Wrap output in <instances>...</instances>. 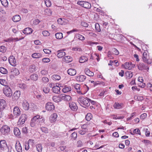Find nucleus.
I'll return each mask as SVG.
<instances>
[{
    "label": "nucleus",
    "mask_w": 152,
    "mask_h": 152,
    "mask_svg": "<svg viewBox=\"0 0 152 152\" xmlns=\"http://www.w3.org/2000/svg\"><path fill=\"white\" fill-rule=\"evenodd\" d=\"M78 102L81 105H84L86 107H88L90 105L89 99L85 98L83 97H80L78 99Z\"/></svg>",
    "instance_id": "1"
},
{
    "label": "nucleus",
    "mask_w": 152,
    "mask_h": 152,
    "mask_svg": "<svg viewBox=\"0 0 152 152\" xmlns=\"http://www.w3.org/2000/svg\"><path fill=\"white\" fill-rule=\"evenodd\" d=\"M3 92L4 95L8 97H10L12 95V93L11 89L8 86L4 88Z\"/></svg>",
    "instance_id": "2"
},
{
    "label": "nucleus",
    "mask_w": 152,
    "mask_h": 152,
    "mask_svg": "<svg viewBox=\"0 0 152 152\" xmlns=\"http://www.w3.org/2000/svg\"><path fill=\"white\" fill-rule=\"evenodd\" d=\"M0 147L1 150H5L7 152H11V150H9L8 148L6 142L5 140H1L0 141Z\"/></svg>",
    "instance_id": "3"
},
{
    "label": "nucleus",
    "mask_w": 152,
    "mask_h": 152,
    "mask_svg": "<svg viewBox=\"0 0 152 152\" xmlns=\"http://www.w3.org/2000/svg\"><path fill=\"white\" fill-rule=\"evenodd\" d=\"M40 116L38 115L34 117L31 119L30 125L31 127L34 126L36 124L39 123Z\"/></svg>",
    "instance_id": "4"
},
{
    "label": "nucleus",
    "mask_w": 152,
    "mask_h": 152,
    "mask_svg": "<svg viewBox=\"0 0 152 152\" xmlns=\"http://www.w3.org/2000/svg\"><path fill=\"white\" fill-rule=\"evenodd\" d=\"M1 132L3 135H7L10 131V128L7 125L3 126L1 129Z\"/></svg>",
    "instance_id": "5"
},
{
    "label": "nucleus",
    "mask_w": 152,
    "mask_h": 152,
    "mask_svg": "<svg viewBox=\"0 0 152 152\" xmlns=\"http://www.w3.org/2000/svg\"><path fill=\"white\" fill-rule=\"evenodd\" d=\"M27 118V115L26 114H22L19 118L18 122V124L20 125L23 124L25 123Z\"/></svg>",
    "instance_id": "6"
},
{
    "label": "nucleus",
    "mask_w": 152,
    "mask_h": 152,
    "mask_svg": "<svg viewBox=\"0 0 152 152\" xmlns=\"http://www.w3.org/2000/svg\"><path fill=\"white\" fill-rule=\"evenodd\" d=\"M85 86H86L87 88V90L85 92L83 93L80 90V85L78 84H76L74 85V88L77 90V92L80 95H83L85 94L87 91L88 90L89 88L86 85H85Z\"/></svg>",
    "instance_id": "7"
},
{
    "label": "nucleus",
    "mask_w": 152,
    "mask_h": 152,
    "mask_svg": "<svg viewBox=\"0 0 152 152\" xmlns=\"http://www.w3.org/2000/svg\"><path fill=\"white\" fill-rule=\"evenodd\" d=\"M45 108L47 110L51 111L54 110L55 106L52 103L48 102L46 104Z\"/></svg>",
    "instance_id": "8"
},
{
    "label": "nucleus",
    "mask_w": 152,
    "mask_h": 152,
    "mask_svg": "<svg viewBox=\"0 0 152 152\" xmlns=\"http://www.w3.org/2000/svg\"><path fill=\"white\" fill-rule=\"evenodd\" d=\"M8 61L9 63L13 66H15L17 64V62L14 56H10L9 58Z\"/></svg>",
    "instance_id": "9"
},
{
    "label": "nucleus",
    "mask_w": 152,
    "mask_h": 152,
    "mask_svg": "<svg viewBox=\"0 0 152 152\" xmlns=\"http://www.w3.org/2000/svg\"><path fill=\"white\" fill-rule=\"evenodd\" d=\"M21 112L18 107L16 106L14 108L13 113L14 115L18 117L20 114Z\"/></svg>",
    "instance_id": "10"
},
{
    "label": "nucleus",
    "mask_w": 152,
    "mask_h": 152,
    "mask_svg": "<svg viewBox=\"0 0 152 152\" xmlns=\"http://www.w3.org/2000/svg\"><path fill=\"white\" fill-rule=\"evenodd\" d=\"M15 148L17 152H22V148L20 142L17 141L15 145Z\"/></svg>",
    "instance_id": "11"
},
{
    "label": "nucleus",
    "mask_w": 152,
    "mask_h": 152,
    "mask_svg": "<svg viewBox=\"0 0 152 152\" xmlns=\"http://www.w3.org/2000/svg\"><path fill=\"white\" fill-rule=\"evenodd\" d=\"M58 115L56 113H54L52 114L50 116L49 119L51 123H53L56 120Z\"/></svg>",
    "instance_id": "12"
},
{
    "label": "nucleus",
    "mask_w": 152,
    "mask_h": 152,
    "mask_svg": "<svg viewBox=\"0 0 152 152\" xmlns=\"http://www.w3.org/2000/svg\"><path fill=\"white\" fill-rule=\"evenodd\" d=\"M7 105L4 99H0V110H3Z\"/></svg>",
    "instance_id": "13"
},
{
    "label": "nucleus",
    "mask_w": 152,
    "mask_h": 152,
    "mask_svg": "<svg viewBox=\"0 0 152 152\" xmlns=\"http://www.w3.org/2000/svg\"><path fill=\"white\" fill-rule=\"evenodd\" d=\"M86 79V77L84 75H80L76 77V80L80 82L84 81Z\"/></svg>",
    "instance_id": "14"
},
{
    "label": "nucleus",
    "mask_w": 152,
    "mask_h": 152,
    "mask_svg": "<svg viewBox=\"0 0 152 152\" xmlns=\"http://www.w3.org/2000/svg\"><path fill=\"white\" fill-rule=\"evenodd\" d=\"M69 107L72 110L75 111L77 109V107L76 104L74 102H71L69 103Z\"/></svg>",
    "instance_id": "15"
},
{
    "label": "nucleus",
    "mask_w": 152,
    "mask_h": 152,
    "mask_svg": "<svg viewBox=\"0 0 152 152\" xmlns=\"http://www.w3.org/2000/svg\"><path fill=\"white\" fill-rule=\"evenodd\" d=\"M23 108L25 110H28L29 109V104L26 100H24L22 104Z\"/></svg>",
    "instance_id": "16"
},
{
    "label": "nucleus",
    "mask_w": 152,
    "mask_h": 152,
    "mask_svg": "<svg viewBox=\"0 0 152 152\" xmlns=\"http://www.w3.org/2000/svg\"><path fill=\"white\" fill-rule=\"evenodd\" d=\"M61 100L68 101L71 99V97L69 95H65L64 94H61Z\"/></svg>",
    "instance_id": "17"
},
{
    "label": "nucleus",
    "mask_w": 152,
    "mask_h": 152,
    "mask_svg": "<svg viewBox=\"0 0 152 152\" xmlns=\"http://www.w3.org/2000/svg\"><path fill=\"white\" fill-rule=\"evenodd\" d=\"M124 68L126 69L130 70L133 67V65L131 63L126 62L124 64Z\"/></svg>",
    "instance_id": "18"
},
{
    "label": "nucleus",
    "mask_w": 152,
    "mask_h": 152,
    "mask_svg": "<svg viewBox=\"0 0 152 152\" xmlns=\"http://www.w3.org/2000/svg\"><path fill=\"white\" fill-rule=\"evenodd\" d=\"M67 73L69 75L71 76H73L76 74V71L75 69L71 68L67 70Z\"/></svg>",
    "instance_id": "19"
},
{
    "label": "nucleus",
    "mask_w": 152,
    "mask_h": 152,
    "mask_svg": "<svg viewBox=\"0 0 152 152\" xmlns=\"http://www.w3.org/2000/svg\"><path fill=\"white\" fill-rule=\"evenodd\" d=\"M61 95L58 96H54L53 97V99L54 102H60L61 101Z\"/></svg>",
    "instance_id": "20"
},
{
    "label": "nucleus",
    "mask_w": 152,
    "mask_h": 152,
    "mask_svg": "<svg viewBox=\"0 0 152 152\" xmlns=\"http://www.w3.org/2000/svg\"><path fill=\"white\" fill-rule=\"evenodd\" d=\"M60 87L56 85L55 86H53L52 89V90L54 93L58 94L60 91Z\"/></svg>",
    "instance_id": "21"
},
{
    "label": "nucleus",
    "mask_w": 152,
    "mask_h": 152,
    "mask_svg": "<svg viewBox=\"0 0 152 152\" xmlns=\"http://www.w3.org/2000/svg\"><path fill=\"white\" fill-rule=\"evenodd\" d=\"M138 68L140 70H142L143 69H149V67L145 66L143 63L140 64L138 66Z\"/></svg>",
    "instance_id": "22"
},
{
    "label": "nucleus",
    "mask_w": 152,
    "mask_h": 152,
    "mask_svg": "<svg viewBox=\"0 0 152 152\" xmlns=\"http://www.w3.org/2000/svg\"><path fill=\"white\" fill-rule=\"evenodd\" d=\"M148 52H144L143 53L142 57L143 61L144 62H145L147 61V60L148 59Z\"/></svg>",
    "instance_id": "23"
},
{
    "label": "nucleus",
    "mask_w": 152,
    "mask_h": 152,
    "mask_svg": "<svg viewBox=\"0 0 152 152\" xmlns=\"http://www.w3.org/2000/svg\"><path fill=\"white\" fill-rule=\"evenodd\" d=\"M32 31L31 28H26L23 31V32L24 34H28L31 33Z\"/></svg>",
    "instance_id": "24"
},
{
    "label": "nucleus",
    "mask_w": 152,
    "mask_h": 152,
    "mask_svg": "<svg viewBox=\"0 0 152 152\" xmlns=\"http://www.w3.org/2000/svg\"><path fill=\"white\" fill-rule=\"evenodd\" d=\"M57 56L59 58H61L65 55V53L62 50H58Z\"/></svg>",
    "instance_id": "25"
},
{
    "label": "nucleus",
    "mask_w": 152,
    "mask_h": 152,
    "mask_svg": "<svg viewBox=\"0 0 152 152\" xmlns=\"http://www.w3.org/2000/svg\"><path fill=\"white\" fill-rule=\"evenodd\" d=\"M63 60L65 62L69 63L72 61V58L69 56H66L64 57Z\"/></svg>",
    "instance_id": "26"
},
{
    "label": "nucleus",
    "mask_w": 152,
    "mask_h": 152,
    "mask_svg": "<svg viewBox=\"0 0 152 152\" xmlns=\"http://www.w3.org/2000/svg\"><path fill=\"white\" fill-rule=\"evenodd\" d=\"M62 90L64 93H66L71 90V87L69 86H65Z\"/></svg>",
    "instance_id": "27"
},
{
    "label": "nucleus",
    "mask_w": 152,
    "mask_h": 152,
    "mask_svg": "<svg viewBox=\"0 0 152 152\" xmlns=\"http://www.w3.org/2000/svg\"><path fill=\"white\" fill-rule=\"evenodd\" d=\"M84 71L85 74L88 76H93L94 75V73L90 71L88 69H85Z\"/></svg>",
    "instance_id": "28"
},
{
    "label": "nucleus",
    "mask_w": 152,
    "mask_h": 152,
    "mask_svg": "<svg viewBox=\"0 0 152 152\" xmlns=\"http://www.w3.org/2000/svg\"><path fill=\"white\" fill-rule=\"evenodd\" d=\"M14 133L15 135L19 137L20 135V131L18 128H15L14 129Z\"/></svg>",
    "instance_id": "29"
},
{
    "label": "nucleus",
    "mask_w": 152,
    "mask_h": 152,
    "mask_svg": "<svg viewBox=\"0 0 152 152\" xmlns=\"http://www.w3.org/2000/svg\"><path fill=\"white\" fill-rule=\"evenodd\" d=\"M23 38H20V39H18V38H14V39H13V38H9V39H5L4 40V41H5L6 42H11L13 41L14 40H15V41H18L22 39H23Z\"/></svg>",
    "instance_id": "30"
},
{
    "label": "nucleus",
    "mask_w": 152,
    "mask_h": 152,
    "mask_svg": "<svg viewBox=\"0 0 152 152\" xmlns=\"http://www.w3.org/2000/svg\"><path fill=\"white\" fill-rule=\"evenodd\" d=\"M21 19L20 16L19 15L14 16L12 18V20L14 22H17L19 21Z\"/></svg>",
    "instance_id": "31"
},
{
    "label": "nucleus",
    "mask_w": 152,
    "mask_h": 152,
    "mask_svg": "<svg viewBox=\"0 0 152 152\" xmlns=\"http://www.w3.org/2000/svg\"><path fill=\"white\" fill-rule=\"evenodd\" d=\"M20 95V92L19 91H15L13 94V96L14 97V99H18Z\"/></svg>",
    "instance_id": "32"
},
{
    "label": "nucleus",
    "mask_w": 152,
    "mask_h": 152,
    "mask_svg": "<svg viewBox=\"0 0 152 152\" xmlns=\"http://www.w3.org/2000/svg\"><path fill=\"white\" fill-rule=\"evenodd\" d=\"M38 75L35 74H33L30 76L31 79L34 81L37 80H38Z\"/></svg>",
    "instance_id": "33"
},
{
    "label": "nucleus",
    "mask_w": 152,
    "mask_h": 152,
    "mask_svg": "<svg viewBox=\"0 0 152 152\" xmlns=\"http://www.w3.org/2000/svg\"><path fill=\"white\" fill-rule=\"evenodd\" d=\"M83 5L82 7L90 9L91 7V4L85 1L84 4Z\"/></svg>",
    "instance_id": "34"
},
{
    "label": "nucleus",
    "mask_w": 152,
    "mask_h": 152,
    "mask_svg": "<svg viewBox=\"0 0 152 152\" xmlns=\"http://www.w3.org/2000/svg\"><path fill=\"white\" fill-rule=\"evenodd\" d=\"M52 11L50 9H46L45 10V15L50 16L52 14Z\"/></svg>",
    "instance_id": "35"
},
{
    "label": "nucleus",
    "mask_w": 152,
    "mask_h": 152,
    "mask_svg": "<svg viewBox=\"0 0 152 152\" xmlns=\"http://www.w3.org/2000/svg\"><path fill=\"white\" fill-rule=\"evenodd\" d=\"M36 148L37 151L38 152H42V145L40 144H37L36 145Z\"/></svg>",
    "instance_id": "36"
},
{
    "label": "nucleus",
    "mask_w": 152,
    "mask_h": 152,
    "mask_svg": "<svg viewBox=\"0 0 152 152\" xmlns=\"http://www.w3.org/2000/svg\"><path fill=\"white\" fill-rule=\"evenodd\" d=\"M88 60V58L85 56L81 57L79 60V62L80 63H83L87 61Z\"/></svg>",
    "instance_id": "37"
},
{
    "label": "nucleus",
    "mask_w": 152,
    "mask_h": 152,
    "mask_svg": "<svg viewBox=\"0 0 152 152\" xmlns=\"http://www.w3.org/2000/svg\"><path fill=\"white\" fill-rule=\"evenodd\" d=\"M41 55L39 53H35L32 55V57L34 58H39L41 57Z\"/></svg>",
    "instance_id": "38"
},
{
    "label": "nucleus",
    "mask_w": 152,
    "mask_h": 152,
    "mask_svg": "<svg viewBox=\"0 0 152 152\" xmlns=\"http://www.w3.org/2000/svg\"><path fill=\"white\" fill-rule=\"evenodd\" d=\"M55 36L56 38L58 39H61L63 37V34L61 32L56 33L55 34Z\"/></svg>",
    "instance_id": "39"
},
{
    "label": "nucleus",
    "mask_w": 152,
    "mask_h": 152,
    "mask_svg": "<svg viewBox=\"0 0 152 152\" xmlns=\"http://www.w3.org/2000/svg\"><path fill=\"white\" fill-rule=\"evenodd\" d=\"M52 78L54 80H58L61 79V77L60 75H54L52 76Z\"/></svg>",
    "instance_id": "40"
},
{
    "label": "nucleus",
    "mask_w": 152,
    "mask_h": 152,
    "mask_svg": "<svg viewBox=\"0 0 152 152\" xmlns=\"http://www.w3.org/2000/svg\"><path fill=\"white\" fill-rule=\"evenodd\" d=\"M2 5L5 7L8 6V2L7 0H0Z\"/></svg>",
    "instance_id": "41"
},
{
    "label": "nucleus",
    "mask_w": 152,
    "mask_h": 152,
    "mask_svg": "<svg viewBox=\"0 0 152 152\" xmlns=\"http://www.w3.org/2000/svg\"><path fill=\"white\" fill-rule=\"evenodd\" d=\"M11 72H12V74L13 75H18L19 74L18 70L15 68L13 69L12 71H11Z\"/></svg>",
    "instance_id": "42"
},
{
    "label": "nucleus",
    "mask_w": 152,
    "mask_h": 152,
    "mask_svg": "<svg viewBox=\"0 0 152 152\" xmlns=\"http://www.w3.org/2000/svg\"><path fill=\"white\" fill-rule=\"evenodd\" d=\"M113 107L115 108L119 109L122 107L121 105L118 103L115 102L113 105Z\"/></svg>",
    "instance_id": "43"
},
{
    "label": "nucleus",
    "mask_w": 152,
    "mask_h": 152,
    "mask_svg": "<svg viewBox=\"0 0 152 152\" xmlns=\"http://www.w3.org/2000/svg\"><path fill=\"white\" fill-rule=\"evenodd\" d=\"M35 66L34 65H31L29 68V71L31 73L34 72L35 71Z\"/></svg>",
    "instance_id": "44"
},
{
    "label": "nucleus",
    "mask_w": 152,
    "mask_h": 152,
    "mask_svg": "<svg viewBox=\"0 0 152 152\" xmlns=\"http://www.w3.org/2000/svg\"><path fill=\"white\" fill-rule=\"evenodd\" d=\"M95 29L96 31L98 32H100L101 29L100 28V25L98 23H96L95 24Z\"/></svg>",
    "instance_id": "45"
},
{
    "label": "nucleus",
    "mask_w": 152,
    "mask_h": 152,
    "mask_svg": "<svg viewBox=\"0 0 152 152\" xmlns=\"http://www.w3.org/2000/svg\"><path fill=\"white\" fill-rule=\"evenodd\" d=\"M0 72L2 74H5L7 73V71L5 68L1 67H0Z\"/></svg>",
    "instance_id": "46"
},
{
    "label": "nucleus",
    "mask_w": 152,
    "mask_h": 152,
    "mask_svg": "<svg viewBox=\"0 0 152 152\" xmlns=\"http://www.w3.org/2000/svg\"><path fill=\"white\" fill-rule=\"evenodd\" d=\"M92 117V115L90 113H88L86 116V119L87 121H90Z\"/></svg>",
    "instance_id": "47"
},
{
    "label": "nucleus",
    "mask_w": 152,
    "mask_h": 152,
    "mask_svg": "<svg viewBox=\"0 0 152 152\" xmlns=\"http://www.w3.org/2000/svg\"><path fill=\"white\" fill-rule=\"evenodd\" d=\"M50 88L48 86H45L43 88V91L46 94L48 93L49 92Z\"/></svg>",
    "instance_id": "48"
},
{
    "label": "nucleus",
    "mask_w": 152,
    "mask_h": 152,
    "mask_svg": "<svg viewBox=\"0 0 152 152\" xmlns=\"http://www.w3.org/2000/svg\"><path fill=\"white\" fill-rule=\"evenodd\" d=\"M19 87L23 90H25L26 89L27 86L24 83H21L19 84Z\"/></svg>",
    "instance_id": "49"
},
{
    "label": "nucleus",
    "mask_w": 152,
    "mask_h": 152,
    "mask_svg": "<svg viewBox=\"0 0 152 152\" xmlns=\"http://www.w3.org/2000/svg\"><path fill=\"white\" fill-rule=\"evenodd\" d=\"M76 36L77 38L80 40H83L85 39L84 37L82 35L80 34H77Z\"/></svg>",
    "instance_id": "50"
},
{
    "label": "nucleus",
    "mask_w": 152,
    "mask_h": 152,
    "mask_svg": "<svg viewBox=\"0 0 152 152\" xmlns=\"http://www.w3.org/2000/svg\"><path fill=\"white\" fill-rule=\"evenodd\" d=\"M41 130L42 132L45 133H47L48 132V130L47 128L44 127H42L41 128Z\"/></svg>",
    "instance_id": "51"
},
{
    "label": "nucleus",
    "mask_w": 152,
    "mask_h": 152,
    "mask_svg": "<svg viewBox=\"0 0 152 152\" xmlns=\"http://www.w3.org/2000/svg\"><path fill=\"white\" fill-rule=\"evenodd\" d=\"M0 83L1 85L4 86H6L7 84L6 80L3 79H0Z\"/></svg>",
    "instance_id": "52"
},
{
    "label": "nucleus",
    "mask_w": 152,
    "mask_h": 152,
    "mask_svg": "<svg viewBox=\"0 0 152 152\" xmlns=\"http://www.w3.org/2000/svg\"><path fill=\"white\" fill-rule=\"evenodd\" d=\"M6 48L4 46H2L0 47V52L4 53L6 51Z\"/></svg>",
    "instance_id": "53"
},
{
    "label": "nucleus",
    "mask_w": 152,
    "mask_h": 152,
    "mask_svg": "<svg viewBox=\"0 0 152 152\" xmlns=\"http://www.w3.org/2000/svg\"><path fill=\"white\" fill-rule=\"evenodd\" d=\"M71 137L74 140H75L77 137V133L74 132L71 135Z\"/></svg>",
    "instance_id": "54"
},
{
    "label": "nucleus",
    "mask_w": 152,
    "mask_h": 152,
    "mask_svg": "<svg viewBox=\"0 0 152 152\" xmlns=\"http://www.w3.org/2000/svg\"><path fill=\"white\" fill-rule=\"evenodd\" d=\"M45 2L46 6L48 7H50L51 4V2L49 0H46L45 1Z\"/></svg>",
    "instance_id": "55"
},
{
    "label": "nucleus",
    "mask_w": 152,
    "mask_h": 152,
    "mask_svg": "<svg viewBox=\"0 0 152 152\" xmlns=\"http://www.w3.org/2000/svg\"><path fill=\"white\" fill-rule=\"evenodd\" d=\"M42 34L44 36H48L50 35V33L48 31H43L42 32Z\"/></svg>",
    "instance_id": "56"
},
{
    "label": "nucleus",
    "mask_w": 152,
    "mask_h": 152,
    "mask_svg": "<svg viewBox=\"0 0 152 152\" xmlns=\"http://www.w3.org/2000/svg\"><path fill=\"white\" fill-rule=\"evenodd\" d=\"M113 53L116 55H118L119 54L118 51L116 48H114L113 50Z\"/></svg>",
    "instance_id": "57"
},
{
    "label": "nucleus",
    "mask_w": 152,
    "mask_h": 152,
    "mask_svg": "<svg viewBox=\"0 0 152 152\" xmlns=\"http://www.w3.org/2000/svg\"><path fill=\"white\" fill-rule=\"evenodd\" d=\"M87 126L88 125L87 124H84L82 126L81 128L83 129V130H85L86 131H87Z\"/></svg>",
    "instance_id": "58"
},
{
    "label": "nucleus",
    "mask_w": 152,
    "mask_h": 152,
    "mask_svg": "<svg viewBox=\"0 0 152 152\" xmlns=\"http://www.w3.org/2000/svg\"><path fill=\"white\" fill-rule=\"evenodd\" d=\"M79 31V30L77 29H72V30L70 31L67 32V33L68 34H69L70 33H71L72 32H75Z\"/></svg>",
    "instance_id": "59"
},
{
    "label": "nucleus",
    "mask_w": 152,
    "mask_h": 152,
    "mask_svg": "<svg viewBox=\"0 0 152 152\" xmlns=\"http://www.w3.org/2000/svg\"><path fill=\"white\" fill-rule=\"evenodd\" d=\"M147 117V114L146 113H144L140 116V119H145Z\"/></svg>",
    "instance_id": "60"
},
{
    "label": "nucleus",
    "mask_w": 152,
    "mask_h": 152,
    "mask_svg": "<svg viewBox=\"0 0 152 152\" xmlns=\"http://www.w3.org/2000/svg\"><path fill=\"white\" fill-rule=\"evenodd\" d=\"M81 25L84 27H87L88 26V24L86 22L83 21L81 22Z\"/></svg>",
    "instance_id": "61"
},
{
    "label": "nucleus",
    "mask_w": 152,
    "mask_h": 152,
    "mask_svg": "<svg viewBox=\"0 0 152 152\" xmlns=\"http://www.w3.org/2000/svg\"><path fill=\"white\" fill-rule=\"evenodd\" d=\"M50 61V59L48 58H44L42 59V61L45 63L49 62Z\"/></svg>",
    "instance_id": "62"
},
{
    "label": "nucleus",
    "mask_w": 152,
    "mask_h": 152,
    "mask_svg": "<svg viewBox=\"0 0 152 152\" xmlns=\"http://www.w3.org/2000/svg\"><path fill=\"white\" fill-rule=\"evenodd\" d=\"M133 132L139 134H140V132L138 129H135L133 130Z\"/></svg>",
    "instance_id": "63"
},
{
    "label": "nucleus",
    "mask_w": 152,
    "mask_h": 152,
    "mask_svg": "<svg viewBox=\"0 0 152 152\" xmlns=\"http://www.w3.org/2000/svg\"><path fill=\"white\" fill-rule=\"evenodd\" d=\"M126 73L127 76L129 77V78H130L132 77L133 75L132 72H128Z\"/></svg>",
    "instance_id": "64"
}]
</instances>
